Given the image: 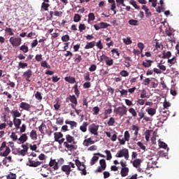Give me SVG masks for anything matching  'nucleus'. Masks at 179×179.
<instances>
[{
  "instance_id": "1",
  "label": "nucleus",
  "mask_w": 179,
  "mask_h": 179,
  "mask_svg": "<svg viewBox=\"0 0 179 179\" xmlns=\"http://www.w3.org/2000/svg\"><path fill=\"white\" fill-rule=\"evenodd\" d=\"M64 135L61 132L54 133V138L55 142H57L58 144L62 145L67 149L69 151L76 150L77 146L73 145L76 144L75 141V138L71 136L70 134L65 136V138H63Z\"/></svg>"
},
{
  "instance_id": "2",
  "label": "nucleus",
  "mask_w": 179,
  "mask_h": 179,
  "mask_svg": "<svg viewBox=\"0 0 179 179\" xmlns=\"http://www.w3.org/2000/svg\"><path fill=\"white\" fill-rule=\"evenodd\" d=\"M10 153V148L7 147L6 142L3 141L0 148V156L7 157Z\"/></svg>"
},
{
  "instance_id": "3",
  "label": "nucleus",
  "mask_w": 179,
  "mask_h": 179,
  "mask_svg": "<svg viewBox=\"0 0 179 179\" xmlns=\"http://www.w3.org/2000/svg\"><path fill=\"white\" fill-rule=\"evenodd\" d=\"M114 113H115L116 115H118L120 117H123L124 115H127V108L124 105L115 108V109H114Z\"/></svg>"
},
{
  "instance_id": "4",
  "label": "nucleus",
  "mask_w": 179,
  "mask_h": 179,
  "mask_svg": "<svg viewBox=\"0 0 179 179\" xmlns=\"http://www.w3.org/2000/svg\"><path fill=\"white\" fill-rule=\"evenodd\" d=\"M115 157L116 158L124 157L125 160H129V150L127 148H124L120 150H118V152L115 155Z\"/></svg>"
},
{
  "instance_id": "5",
  "label": "nucleus",
  "mask_w": 179,
  "mask_h": 179,
  "mask_svg": "<svg viewBox=\"0 0 179 179\" xmlns=\"http://www.w3.org/2000/svg\"><path fill=\"white\" fill-rule=\"evenodd\" d=\"M63 164V159H60L59 160H58V162H57L55 159H50V166L53 167V169L55 171L59 170V166H61Z\"/></svg>"
},
{
  "instance_id": "6",
  "label": "nucleus",
  "mask_w": 179,
  "mask_h": 179,
  "mask_svg": "<svg viewBox=\"0 0 179 179\" xmlns=\"http://www.w3.org/2000/svg\"><path fill=\"white\" fill-rule=\"evenodd\" d=\"M75 163H76V166H77V168H78V170L81 171V175L86 176L87 175L86 166L78 159H76Z\"/></svg>"
},
{
  "instance_id": "7",
  "label": "nucleus",
  "mask_w": 179,
  "mask_h": 179,
  "mask_svg": "<svg viewBox=\"0 0 179 179\" xmlns=\"http://www.w3.org/2000/svg\"><path fill=\"white\" fill-rule=\"evenodd\" d=\"M9 43H10L13 48H18L22 45V38L11 37L9 38Z\"/></svg>"
},
{
  "instance_id": "8",
  "label": "nucleus",
  "mask_w": 179,
  "mask_h": 179,
  "mask_svg": "<svg viewBox=\"0 0 179 179\" xmlns=\"http://www.w3.org/2000/svg\"><path fill=\"white\" fill-rule=\"evenodd\" d=\"M101 62H106V65L108 66H111L114 64V61L110 57H108V56H106V55H102V56L100 57Z\"/></svg>"
},
{
  "instance_id": "9",
  "label": "nucleus",
  "mask_w": 179,
  "mask_h": 179,
  "mask_svg": "<svg viewBox=\"0 0 179 179\" xmlns=\"http://www.w3.org/2000/svg\"><path fill=\"white\" fill-rule=\"evenodd\" d=\"M98 130H99V126L96 125L95 124H90V126L88 127V131L91 133V134H93L94 136H98Z\"/></svg>"
},
{
  "instance_id": "10",
  "label": "nucleus",
  "mask_w": 179,
  "mask_h": 179,
  "mask_svg": "<svg viewBox=\"0 0 179 179\" xmlns=\"http://www.w3.org/2000/svg\"><path fill=\"white\" fill-rule=\"evenodd\" d=\"M100 166H98V169L96 170V173H102L106 169V159H101L99 161Z\"/></svg>"
},
{
  "instance_id": "11",
  "label": "nucleus",
  "mask_w": 179,
  "mask_h": 179,
  "mask_svg": "<svg viewBox=\"0 0 179 179\" xmlns=\"http://www.w3.org/2000/svg\"><path fill=\"white\" fill-rule=\"evenodd\" d=\"M42 164V162H38V161H34V160H32L31 159H29V163L27 164V166H29L31 168H36L39 166H41Z\"/></svg>"
},
{
  "instance_id": "12",
  "label": "nucleus",
  "mask_w": 179,
  "mask_h": 179,
  "mask_svg": "<svg viewBox=\"0 0 179 179\" xmlns=\"http://www.w3.org/2000/svg\"><path fill=\"white\" fill-rule=\"evenodd\" d=\"M32 76V71L31 70H27L24 72H23V77L25 78V81L27 82H31V80L30 78Z\"/></svg>"
},
{
  "instance_id": "13",
  "label": "nucleus",
  "mask_w": 179,
  "mask_h": 179,
  "mask_svg": "<svg viewBox=\"0 0 179 179\" xmlns=\"http://www.w3.org/2000/svg\"><path fill=\"white\" fill-rule=\"evenodd\" d=\"M19 108H22V110H24L29 112L30 109L31 108V106L29 103H27L26 102H21L20 105L19 106Z\"/></svg>"
},
{
  "instance_id": "14",
  "label": "nucleus",
  "mask_w": 179,
  "mask_h": 179,
  "mask_svg": "<svg viewBox=\"0 0 179 179\" xmlns=\"http://www.w3.org/2000/svg\"><path fill=\"white\" fill-rule=\"evenodd\" d=\"M62 171L65 173L66 176H69L71 172V166H69V165H63V166H62Z\"/></svg>"
},
{
  "instance_id": "15",
  "label": "nucleus",
  "mask_w": 179,
  "mask_h": 179,
  "mask_svg": "<svg viewBox=\"0 0 179 179\" xmlns=\"http://www.w3.org/2000/svg\"><path fill=\"white\" fill-rule=\"evenodd\" d=\"M94 143H95V141H92V138H88L83 141V145L85 147H89V145H92Z\"/></svg>"
},
{
  "instance_id": "16",
  "label": "nucleus",
  "mask_w": 179,
  "mask_h": 179,
  "mask_svg": "<svg viewBox=\"0 0 179 179\" xmlns=\"http://www.w3.org/2000/svg\"><path fill=\"white\" fill-rule=\"evenodd\" d=\"M13 123L15 125V130H18L19 127L22 124V119L13 118Z\"/></svg>"
},
{
  "instance_id": "17",
  "label": "nucleus",
  "mask_w": 179,
  "mask_h": 179,
  "mask_svg": "<svg viewBox=\"0 0 179 179\" xmlns=\"http://www.w3.org/2000/svg\"><path fill=\"white\" fill-rule=\"evenodd\" d=\"M154 63V61H152L150 59H145V61L143 62L141 65H143V67L145 69H148L152 66V64Z\"/></svg>"
},
{
  "instance_id": "18",
  "label": "nucleus",
  "mask_w": 179,
  "mask_h": 179,
  "mask_svg": "<svg viewBox=\"0 0 179 179\" xmlns=\"http://www.w3.org/2000/svg\"><path fill=\"white\" fill-rule=\"evenodd\" d=\"M73 60L76 64H78L79 63L82 62V60H83L82 55H78V53H76L75 56L73 58Z\"/></svg>"
},
{
  "instance_id": "19",
  "label": "nucleus",
  "mask_w": 179,
  "mask_h": 179,
  "mask_svg": "<svg viewBox=\"0 0 179 179\" xmlns=\"http://www.w3.org/2000/svg\"><path fill=\"white\" fill-rule=\"evenodd\" d=\"M129 169L127 167H124L120 169V176L121 177H126L129 176Z\"/></svg>"
},
{
  "instance_id": "20",
  "label": "nucleus",
  "mask_w": 179,
  "mask_h": 179,
  "mask_svg": "<svg viewBox=\"0 0 179 179\" xmlns=\"http://www.w3.org/2000/svg\"><path fill=\"white\" fill-rule=\"evenodd\" d=\"M69 100L75 106H76L78 103V102L77 101V97L75 95H69Z\"/></svg>"
},
{
  "instance_id": "21",
  "label": "nucleus",
  "mask_w": 179,
  "mask_h": 179,
  "mask_svg": "<svg viewBox=\"0 0 179 179\" xmlns=\"http://www.w3.org/2000/svg\"><path fill=\"white\" fill-rule=\"evenodd\" d=\"M10 114L13 116V119H17V117H22V113H20L18 110H11Z\"/></svg>"
},
{
  "instance_id": "22",
  "label": "nucleus",
  "mask_w": 179,
  "mask_h": 179,
  "mask_svg": "<svg viewBox=\"0 0 179 179\" xmlns=\"http://www.w3.org/2000/svg\"><path fill=\"white\" fill-rule=\"evenodd\" d=\"M149 169L155 168L157 165V162L154 160V158L149 159V162L147 163Z\"/></svg>"
},
{
  "instance_id": "23",
  "label": "nucleus",
  "mask_w": 179,
  "mask_h": 179,
  "mask_svg": "<svg viewBox=\"0 0 179 179\" xmlns=\"http://www.w3.org/2000/svg\"><path fill=\"white\" fill-rule=\"evenodd\" d=\"M96 45V41L87 42V45L85 46V50H89L94 48Z\"/></svg>"
},
{
  "instance_id": "24",
  "label": "nucleus",
  "mask_w": 179,
  "mask_h": 179,
  "mask_svg": "<svg viewBox=\"0 0 179 179\" xmlns=\"http://www.w3.org/2000/svg\"><path fill=\"white\" fill-rule=\"evenodd\" d=\"M142 160L141 159H136L133 162V166L136 169L139 168L141 165Z\"/></svg>"
},
{
  "instance_id": "25",
  "label": "nucleus",
  "mask_w": 179,
  "mask_h": 179,
  "mask_svg": "<svg viewBox=\"0 0 179 179\" xmlns=\"http://www.w3.org/2000/svg\"><path fill=\"white\" fill-rule=\"evenodd\" d=\"M66 82H68L69 83L73 84L76 83V79L74 77L71 76H66L64 78Z\"/></svg>"
},
{
  "instance_id": "26",
  "label": "nucleus",
  "mask_w": 179,
  "mask_h": 179,
  "mask_svg": "<svg viewBox=\"0 0 179 179\" xmlns=\"http://www.w3.org/2000/svg\"><path fill=\"white\" fill-rule=\"evenodd\" d=\"M65 124L71 125V129H73V128L77 127V122H75V121L66 120Z\"/></svg>"
},
{
  "instance_id": "27",
  "label": "nucleus",
  "mask_w": 179,
  "mask_h": 179,
  "mask_svg": "<svg viewBox=\"0 0 179 179\" xmlns=\"http://www.w3.org/2000/svg\"><path fill=\"white\" fill-rule=\"evenodd\" d=\"M170 57H171V52L168 51L166 52V51L164 50V52H162V58L164 59H169Z\"/></svg>"
},
{
  "instance_id": "28",
  "label": "nucleus",
  "mask_w": 179,
  "mask_h": 179,
  "mask_svg": "<svg viewBox=\"0 0 179 179\" xmlns=\"http://www.w3.org/2000/svg\"><path fill=\"white\" fill-rule=\"evenodd\" d=\"M87 127H88V123L87 122H83V125L80 126L79 129H80L81 132L85 133L87 132Z\"/></svg>"
},
{
  "instance_id": "29",
  "label": "nucleus",
  "mask_w": 179,
  "mask_h": 179,
  "mask_svg": "<svg viewBox=\"0 0 179 179\" xmlns=\"http://www.w3.org/2000/svg\"><path fill=\"white\" fill-rule=\"evenodd\" d=\"M145 112L148 113L150 116H154L156 114V109L153 108H148V109H145Z\"/></svg>"
},
{
  "instance_id": "30",
  "label": "nucleus",
  "mask_w": 179,
  "mask_h": 179,
  "mask_svg": "<svg viewBox=\"0 0 179 179\" xmlns=\"http://www.w3.org/2000/svg\"><path fill=\"white\" fill-rule=\"evenodd\" d=\"M73 92L76 94V96L77 98H78L79 95L80 94V91L78 90V85H77V83H76V85L73 87Z\"/></svg>"
},
{
  "instance_id": "31",
  "label": "nucleus",
  "mask_w": 179,
  "mask_h": 179,
  "mask_svg": "<svg viewBox=\"0 0 179 179\" xmlns=\"http://www.w3.org/2000/svg\"><path fill=\"white\" fill-rule=\"evenodd\" d=\"M28 140V136H27L26 134H23L21 135L20 138L17 139V141H20L22 143H24Z\"/></svg>"
},
{
  "instance_id": "32",
  "label": "nucleus",
  "mask_w": 179,
  "mask_h": 179,
  "mask_svg": "<svg viewBox=\"0 0 179 179\" xmlns=\"http://www.w3.org/2000/svg\"><path fill=\"white\" fill-rule=\"evenodd\" d=\"M131 130H133L134 131V135L135 136H137L138 135V131H139L138 126H136V125L131 126Z\"/></svg>"
},
{
  "instance_id": "33",
  "label": "nucleus",
  "mask_w": 179,
  "mask_h": 179,
  "mask_svg": "<svg viewBox=\"0 0 179 179\" xmlns=\"http://www.w3.org/2000/svg\"><path fill=\"white\" fill-rule=\"evenodd\" d=\"M128 24H129V25L131 26H138L139 25V21L137 20H129V21H128Z\"/></svg>"
},
{
  "instance_id": "34",
  "label": "nucleus",
  "mask_w": 179,
  "mask_h": 179,
  "mask_svg": "<svg viewBox=\"0 0 179 179\" xmlns=\"http://www.w3.org/2000/svg\"><path fill=\"white\" fill-rule=\"evenodd\" d=\"M48 3H49V1H46L42 3L41 8L44 11H47L49 8L50 5Z\"/></svg>"
},
{
  "instance_id": "35",
  "label": "nucleus",
  "mask_w": 179,
  "mask_h": 179,
  "mask_svg": "<svg viewBox=\"0 0 179 179\" xmlns=\"http://www.w3.org/2000/svg\"><path fill=\"white\" fill-rule=\"evenodd\" d=\"M158 145L160 148L166 149V148H168V145L164 143V141H161L160 139L158 141Z\"/></svg>"
},
{
  "instance_id": "36",
  "label": "nucleus",
  "mask_w": 179,
  "mask_h": 179,
  "mask_svg": "<svg viewBox=\"0 0 179 179\" xmlns=\"http://www.w3.org/2000/svg\"><path fill=\"white\" fill-rule=\"evenodd\" d=\"M30 138L31 139L36 141L37 138V135H36V130H32L30 132Z\"/></svg>"
},
{
  "instance_id": "37",
  "label": "nucleus",
  "mask_w": 179,
  "mask_h": 179,
  "mask_svg": "<svg viewBox=\"0 0 179 179\" xmlns=\"http://www.w3.org/2000/svg\"><path fill=\"white\" fill-rule=\"evenodd\" d=\"M128 112L131 114L133 117H137V112L135 110V109H134V108H129V109H128Z\"/></svg>"
},
{
  "instance_id": "38",
  "label": "nucleus",
  "mask_w": 179,
  "mask_h": 179,
  "mask_svg": "<svg viewBox=\"0 0 179 179\" xmlns=\"http://www.w3.org/2000/svg\"><path fill=\"white\" fill-rule=\"evenodd\" d=\"M98 160H99V157L93 156L92 158H91L90 166H94V164H96Z\"/></svg>"
},
{
  "instance_id": "39",
  "label": "nucleus",
  "mask_w": 179,
  "mask_h": 179,
  "mask_svg": "<svg viewBox=\"0 0 179 179\" xmlns=\"http://www.w3.org/2000/svg\"><path fill=\"white\" fill-rule=\"evenodd\" d=\"M41 66L44 69H51V66H50L46 61H42V62H41Z\"/></svg>"
},
{
  "instance_id": "40",
  "label": "nucleus",
  "mask_w": 179,
  "mask_h": 179,
  "mask_svg": "<svg viewBox=\"0 0 179 179\" xmlns=\"http://www.w3.org/2000/svg\"><path fill=\"white\" fill-rule=\"evenodd\" d=\"M20 50L22 51V52L24 54L29 52V48L26 45H21V47L20 48Z\"/></svg>"
},
{
  "instance_id": "41",
  "label": "nucleus",
  "mask_w": 179,
  "mask_h": 179,
  "mask_svg": "<svg viewBox=\"0 0 179 179\" xmlns=\"http://www.w3.org/2000/svg\"><path fill=\"white\" fill-rule=\"evenodd\" d=\"M96 25L100 26L101 28H104V29H106L110 26L109 24L103 22H101L99 24H96Z\"/></svg>"
},
{
  "instance_id": "42",
  "label": "nucleus",
  "mask_w": 179,
  "mask_h": 179,
  "mask_svg": "<svg viewBox=\"0 0 179 179\" xmlns=\"http://www.w3.org/2000/svg\"><path fill=\"white\" fill-rule=\"evenodd\" d=\"M83 79L85 81L89 82L92 80V78H90V75L89 74V72L85 73L83 74Z\"/></svg>"
},
{
  "instance_id": "43",
  "label": "nucleus",
  "mask_w": 179,
  "mask_h": 179,
  "mask_svg": "<svg viewBox=\"0 0 179 179\" xmlns=\"http://www.w3.org/2000/svg\"><path fill=\"white\" fill-rule=\"evenodd\" d=\"M150 132H152V130H145V138L147 142L149 141V138L150 137Z\"/></svg>"
},
{
  "instance_id": "44",
  "label": "nucleus",
  "mask_w": 179,
  "mask_h": 179,
  "mask_svg": "<svg viewBox=\"0 0 179 179\" xmlns=\"http://www.w3.org/2000/svg\"><path fill=\"white\" fill-rule=\"evenodd\" d=\"M115 124V119H114L113 117L108 119V127H113Z\"/></svg>"
},
{
  "instance_id": "45",
  "label": "nucleus",
  "mask_w": 179,
  "mask_h": 179,
  "mask_svg": "<svg viewBox=\"0 0 179 179\" xmlns=\"http://www.w3.org/2000/svg\"><path fill=\"white\" fill-rule=\"evenodd\" d=\"M10 138L13 140V142H16L18 140V136H17L16 133L11 132Z\"/></svg>"
},
{
  "instance_id": "46",
  "label": "nucleus",
  "mask_w": 179,
  "mask_h": 179,
  "mask_svg": "<svg viewBox=\"0 0 179 179\" xmlns=\"http://www.w3.org/2000/svg\"><path fill=\"white\" fill-rule=\"evenodd\" d=\"M81 19L82 16L79 15V14H75V15H73V22H79Z\"/></svg>"
},
{
  "instance_id": "47",
  "label": "nucleus",
  "mask_w": 179,
  "mask_h": 179,
  "mask_svg": "<svg viewBox=\"0 0 179 179\" xmlns=\"http://www.w3.org/2000/svg\"><path fill=\"white\" fill-rule=\"evenodd\" d=\"M34 97H36V100H38V101H42L41 92H36V94H34Z\"/></svg>"
},
{
  "instance_id": "48",
  "label": "nucleus",
  "mask_w": 179,
  "mask_h": 179,
  "mask_svg": "<svg viewBox=\"0 0 179 179\" xmlns=\"http://www.w3.org/2000/svg\"><path fill=\"white\" fill-rule=\"evenodd\" d=\"M104 153L106 155V160L110 161L112 159V155L111 152L110 150H106L104 151Z\"/></svg>"
},
{
  "instance_id": "49",
  "label": "nucleus",
  "mask_w": 179,
  "mask_h": 179,
  "mask_svg": "<svg viewBox=\"0 0 179 179\" xmlns=\"http://www.w3.org/2000/svg\"><path fill=\"white\" fill-rule=\"evenodd\" d=\"M96 48H99V50H103V45H102L101 40H99L98 42H96V44L95 45Z\"/></svg>"
},
{
  "instance_id": "50",
  "label": "nucleus",
  "mask_w": 179,
  "mask_h": 179,
  "mask_svg": "<svg viewBox=\"0 0 179 179\" xmlns=\"http://www.w3.org/2000/svg\"><path fill=\"white\" fill-rule=\"evenodd\" d=\"M110 52H112V54H116V59H119L120 57V52H119V50L118 49H112V50H110Z\"/></svg>"
},
{
  "instance_id": "51",
  "label": "nucleus",
  "mask_w": 179,
  "mask_h": 179,
  "mask_svg": "<svg viewBox=\"0 0 179 179\" xmlns=\"http://www.w3.org/2000/svg\"><path fill=\"white\" fill-rule=\"evenodd\" d=\"M64 124V118L63 117H58L56 119V124L58 125H63Z\"/></svg>"
},
{
  "instance_id": "52",
  "label": "nucleus",
  "mask_w": 179,
  "mask_h": 179,
  "mask_svg": "<svg viewBox=\"0 0 179 179\" xmlns=\"http://www.w3.org/2000/svg\"><path fill=\"white\" fill-rule=\"evenodd\" d=\"M95 20L94 14L93 13H90L88 15V22H93Z\"/></svg>"
},
{
  "instance_id": "53",
  "label": "nucleus",
  "mask_w": 179,
  "mask_h": 179,
  "mask_svg": "<svg viewBox=\"0 0 179 179\" xmlns=\"http://www.w3.org/2000/svg\"><path fill=\"white\" fill-rule=\"evenodd\" d=\"M78 29L79 31H80V33H83V31L86 30V25H85V24H79Z\"/></svg>"
},
{
  "instance_id": "54",
  "label": "nucleus",
  "mask_w": 179,
  "mask_h": 179,
  "mask_svg": "<svg viewBox=\"0 0 179 179\" xmlns=\"http://www.w3.org/2000/svg\"><path fill=\"white\" fill-rule=\"evenodd\" d=\"M152 80L150 78H145L143 81V85L145 86H148L149 84H150L152 82Z\"/></svg>"
},
{
  "instance_id": "55",
  "label": "nucleus",
  "mask_w": 179,
  "mask_h": 179,
  "mask_svg": "<svg viewBox=\"0 0 179 179\" xmlns=\"http://www.w3.org/2000/svg\"><path fill=\"white\" fill-rule=\"evenodd\" d=\"M5 32L8 34V35L10 36H13V29L11 28L6 27Z\"/></svg>"
},
{
  "instance_id": "56",
  "label": "nucleus",
  "mask_w": 179,
  "mask_h": 179,
  "mask_svg": "<svg viewBox=\"0 0 179 179\" xmlns=\"http://www.w3.org/2000/svg\"><path fill=\"white\" fill-rule=\"evenodd\" d=\"M69 39H70L69 36L67 34L62 36V41H63L64 43H67L69 41Z\"/></svg>"
},
{
  "instance_id": "57",
  "label": "nucleus",
  "mask_w": 179,
  "mask_h": 179,
  "mask_svg": "<svg viewBox=\"0 0 179 179\" xmlns=\"http://www.w3.org/2000/svg\"><path fill=\"white\" fill-rule=\"evenodd\" d=\"M129 138H130V136H129V131H126L124 133V139L126 141H129Z\"/></svg>"
},
{
  "instance_id": "58",
  "label": "nucleus",
  "mask_w": 179,
  "mask_h": 179,
  "mask_svg": "<svg viewBox=\"0 0 179 179\" xmlns=\"http://www.w3.org/2000/svg\"><path fill=\"white\" fill-rule=\"evenodd\" d=\"M92 111L93 115H96L99 114V112H100V108L98 106L93 107Z\"/></svg>"
},
{
  "instance_id": "59",
  "label": "nucleus",
  "mask_w": 179,
  "mask_h": 179,
  "mask_svg": "<svg viewBox=\"0 0 179 179\" xmlns=\"http://www.w3.org/2000/svg\"><path fill=\"white\" fill-rule=\"evenodd\" d=\"M138 118H137V121H141L143 117H145V113L143 112H138Z\"/></svg>"
},
{
  "instance_id": "60",
  "label": "nucleus",
  "mask_w": 179,
  "mask_h": 179,
  "mask_svg": "<svg viewBox=\"0 0 179 179\" xmlns=\"http://www.w3.org/2000/svg\"><path fill=\"white\" fill-rule=\"evenodd\" d=\"M120 75L122 77H127V76H129V72H127V71L123 70V71H120Z\"/></svg>"
},
{
  "instance_id": "61",
  "label": "nucleus",
  "mask_w": 179,
  "mask_h": 179,
  "mask_svg": "<svg viewBox=\"0 0 179 179\" xmlns=\"http://www.w3.org/2000/svg\"><path fill=\"white\" fill-rule=\"evenodd\" d=\"M123 42L126 45H131V38L127 37V38H123Z\"/></svg>"
},
{
  "instance_id": "62",
  "label": "nucleus",
  "mask_w": 179,
  "mask_h": 179,
  "mask_svg": "<svg viewBox=\"0 0 179 179\" xmlns=\"http://www.w3.org/2000/svg\"><path fill=\"white\" fill-rule=\"evenodd\" d=\"M168 63L171 64V65H174V64L176 63V57H173V58L169 59H168Z\"/></svg>"
},
{
  "instance_id": "63",
  "label": "nucleus",
  "mask_w": 179,
  "mask_h": 179,
  "mask_svg": "<svg viewBox=\"0 0 179 179\" xmlns=\"http://www.w3.org/2000/svg\"><path fill=\"white\" fill-rule=\"evenodd\" d=\"M147 98V92L145 90H143L141 93V99H146Z\"/></svg>"
},
{
  "instance_id": "64",
  "label": "nucleus",
  "mask_w": 179,
  "mask_h": 179,
  "mask_svg": "<svg viewBox=\"0 0 179 179\" xmlns=\"http://www.w3.org/2000/svg\"><path fill=\"white\" fill-rule=\"evenodd\" d=\"M7 179H16V174L11 173L7 176Z\"/></svg>"
}]
</instances>
